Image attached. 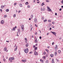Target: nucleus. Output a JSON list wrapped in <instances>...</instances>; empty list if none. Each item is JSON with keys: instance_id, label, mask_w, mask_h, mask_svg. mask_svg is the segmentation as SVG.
<instances>
[{"instance_id": "14", "label": "nucleus", "mask_w": 63, "mask_h": 63, "mask_svg": "<svg viewBox=\"0 0 63 63\" xmlns=\"http://www.w3.org/2000/svg\"><path fill=\"white\" fill-rule=\"evenodd\" d=\"M37 19L35 18V21H34L36 23L37 22Z\"/></svg>"}, {"instance_id": "26", "label": "nucleus", "mask_w": 63, "mask_h": 63, "mask_svg": "<svg viewBox=\"0 0 63 63\" xmlns=\"http://www.w3.org/2000/svg\"><path fill=\"white\" fill-rule=\"evenodd\" d=\"M1 9H3V8H4V6L3 5L1 6Z\"/></svg>"}, {"instance_id": "17", "label": "nucleus", "mask_w": 63, "mask_h": 63, "mask_svg": "<svg viewBox=\"0 0 63 63\" xmlns=\"http://www.w3.org/2000/svg\"><path fill=\"white\" fill-rule=\"evenodd\" d=\"M9 11V9H7L6 10V12H8Z\"/></svg>"}, {"instance_id": "41", "label": "nucleus", "mask_w": 63, "mask_h": 63, "mask_svg": "<svg viewBox=\"0 0 63 63\" xmlns=\"http://www.w3.org/2000/svg\"><path fill=\"white\" fill-rule=\"evenodd\" d=\"M18 32H17V37H18V36H19L18 35Z\"/></svg>"}, {"instance_id": "24", "label": "nucleus", "mask_w": 63, "mask_h": 63, "mask_svg": "<svg viewBox=\"0 0 63 63\" xmlns=\"http://www.w3.org/2000/svg\"><path fill=\"white\" fill-rule=\"evenodd\" d=\"M13 31H15V29L14 28H13V29H12V31H13Z\"/></svg>"}, {"instance_id": "28", "label": "nucleus", "mask_w": 63, "mask_h": 63, "mask_svg": "<svg viewBox=\"0 0 63 63\" xmlns=\"http://www.w3.org/2000/svg\"><path fill=\"white\" fill-rule=\"evenodd\" d=\"M46 2H48V3L49 2V1L48 0H47L46 1Z\"/></svg>"}, {"instance_id": "1", "label": "nucleus", "mask_w": 63, "mask_h": 63, "mask_svg": "<svg viewBox=\"0 0 63 63\" xmlns=\"http://www.w3.org/2000/svg\"><path fill=\"white\" fill-rule=\"evenodd\" d=\"M28 49L27 48L26 49H24V51L25 53H28Z\"/></svg>"}, {"instance_id": "31", "label": "nucleus", "mask_w": 63, "mask_h": 63, "mask_svg": "<svg viewBox=\"0 0 63 63\" xmlns=\"http://www.w3.org/2000/svg\"><path fill=\"white\" fill-rule=\"evenodd\" d=\"M61 52V51H60V50H59L58 51V52H59V53H60V52Z\"/></svg>"}, {"instance_id": "5", "label": "nucleus", "mask_w": 63, "mask_h": 63, "mask_svg": "<svg viewBox=\"0 0 63 63\" xmlns=\"http://www.w3.org/2000/svg\"><path fill=\"white\" fill-rule=\"evenodd\" d=\"M9 61H10V62H12V61H13L12 59L11 58V57H10L9 58Z\"/></svg>"}, {"instance_id": "53", "label": "nucleus", "mask_w": 63, "mask_h": 63, "mask_svg": "<svg viewBox=\"0 0 63 63\" xmlns=\"http://www.w3.org/2000/svg\"><path fill=\"white\" fill-rule=\"evenodd\" d=\"M56 60H57V62H59V60H58V59H56Z\"/></svg>"}, {"instance_id": "20", "label": "nucleus", "mask_w": 63, "mask_h": 63, "mask_svg": "<svg viewBox=\"0 0 63 63\" xmlns=\"http://www.w3.org/2000/svg\"><path fill=\"white\" fill-rule=\"evenodd\" d=\"M11 59L12 60H14V59H15V58L14 57H11Z\"/></svg>"}, {"instance_id": "50", "label": "nucleus", "mask_w": 63, "mask_h": 63, "mask_svg": "<svg viewBox=\"0 0 63 63\" xmlns=\"http://www.w3.org/2000/svg\"><path fill=\"white\" fill-rule=\"evenodd\" d=\"M39 38L40 39H42V37L41 36H40L39 37Z\"/></svg>"}, {"instance_id": "8", "label": "nucleus", "mask_w": 63, "mask_h": 63, "mask_svg": "<svg viewBox=\"0 0 63 63\" xmlns=\"http://www.w3.org/2000/svg\"><path fill=\"white\" fill-rule=\"evenodd\" d=\"M4 20H1V24H3V23H4Z\"/></svg>"}, {"instance_id": "18", "label": "nucleus", "mask_w": 63, "mask_h": 63, "mask_svg": "<svg viewBox=\"0 0 63 63\" xmlns=\"http://www.w3.org/2000/svg\"><path fill=\"white\" fill-rule=\"evenodd\" d=\"M41 5L42 6H44V5H45V4H44V2H43L41 4Z\"/></svg>"}, {"instance_id": "9", "label": "nucleus", "mask_w": 63, "mask_h": 63, "mask_svg": "<svg viewBox=\"0 0 63 63\" xmlns=\"http://www.w3.org/2000/svg\"><path fill=\"white\" fill-rule=\"evenodd\" d=\"M52 63H54V59H52Z\"/></svg>"}, {"instance_id": "21", "label": "nucleus", "mask_w": 63, "mask_h": 63, "mask_svg": "<svg viewBox=\"0 0 63 63\" xmlns=\"http://www.w3.org/2000/svg\"><path fill=\"white\" fill-rule=\"evenodd\" d=\"M17 46L16 47V48H15V51H16V50H17Z\"/></svg>"}, {"instance_id": "57", "label": "nucleus", "mask_w": 63, "mask_h": 63, "mask_svg": "<svg viewBox=\"0 0 63 63\" xmlns=\"http://www.w3.org/2000/svg\"><path fill=\"white\" fill-rule=\"evenodd\" d=\"M49 33H47V35H48V34H49Z\"/></svg>"}, {"instance_id": "46", "label": "nucleus", "mask_w": 63, "mask_h": 63, "mask_svg": "<svg viewBox=\"0 0 63 63\" xmlns=\"http://www.w3.org/2000/svg\"><path fill=\"white\" fill-rule=\"evenodd\" d=\"M48 21L49 22H51V20H48Z\"/></svg>"}, {"instance_id": "64", "label": "nucleus", "mask_w": 63, "mask_h": 63, "mask_svg": "<svg viewBox=\"0 0 63 63\" xmlns=\"http://www.w3.org/2000/svg\"><path fill=\"white\" fill-rule=\"evenodd\" d=\"M0 11H1V12H2V10L1 9H0Z\"/></svg>"}, {"instance_id": "22", "label": "nucleus", "mask_w": 63, "mask_h": 63, "mask_svg": "<svg viewBox=\"0 0 63 63\" xmlns=\"http://www.w3.org/2000/svg\"><path fill=\"white\" fill-rule=\"evenodd\" d=\"M20 6L21 7H22V4H19Z\"/></svg>"}, {"instance_id": "40", "label": "nucleus", "mask_w": 63, "mask_h": 63, "mask_svg": "<svg viewBox=\"0 0 63 63\" xmlns=\"http://www.w3.org/2000/svg\"><path fill=\"white\" fill-rule=\"evenodd\" d=\"M44 55H45L46 54V53L45 52H44Z\"/></svg>"}, {"instance_id": "52", "label": "nucleus", "mask_w": 63, "mask_h": 63, "mask_svg": "<svg viewBox=\"0 0 63 63\" xmlns=\"http://www.w3.org/2000/svg\"><path fill=\"white\" fill-rule=\"evenodd\" d=\"M43 58L44 59H46V57L45 56H44L43 57Z\"/></svg>"}, {"instance_id": "54", "label": "nucleus", "mask_w": 63, "mask_h": 63, "mask_svg": "<svg viewBox=\"0 0 63 63\" xmlns=\"http://www.w3.org/2000/svg\"><path fill=\"white\" fill-rule=\"evenodd\" d=\"M52 24H54V22H52Z\"/></svg>"}, {"instance_id": "59", "label": "nucleus", "mask_w": 63, "mask_h": 63, "mask_svg": "<svg viewBox=\"0 0 63 63\" xmlns=\"http://www.w3.org/2000/svg\"><path fill=\"white\" fill-rule=\"evenodd\" d=\"M35 1H36V0H34L33 1V2H34V3H35Z\"/></svg>"}, {"instance_id": "23", "label": "nucleus", "mask_w": 63, "mask_h": 63, "mask_svg": "<svg viewBox=\"0 0 63 63\" xmlns=\"http://www.w3.org/2000/svg\"><path fill=\"white\" fill-rule=\"evenodd\" d=\"M57 53H56V51H55V55L56 56V55H57Z\"/></svg>"}, {"instance_id": "4", "label": "nucleus", "mask_w": 63, "mask_h": 63, "mask_svg": "<svg viewBox=\"0 0 63 63\" xmlns=\"http://www.w3.org/2000/svg\"><path fill=\"white\" fill-rule=\"evenodd\" d=\"M34 54L35 55H38V52H34Z\"/></svg>"}, {"instance_id": "35", "label": "nucleus", "mask_w": 63, "mask_h": 63, "mask_svg": "<svg viewBox=\"0 0 63 63\" xmlns=\"http://www.w3.org/2000/svg\"><path fill=\"white\" fill-rule=\"evenodd\" d=\"M44 60H42L41 61V62L42 63H44Z\"/></svg>"}, {"instance_id": "45", "label": "nucleus", "mask_w": 63, "mask_h": 63, "mask_svg": "<svg viewBox=\"0 0 63 63\" xmlns=\"http://www.w3.org/2000/svg\"><path fill=\"white\" fill-rule=\"evenodd\" d=\"M61 2L62 4L63 3V0H62V1H61Z\"/></svg>"}, {"instance_id": "60", "label": "nucleus", "mask_w": 63, "mask_h": 63, "mask_svg": "<svg viewBox=\"0 0 63 63\" xmlns=\"http://www.w3.org/2000/svg\"><path fill=\"white\" fill-rule=\"evenodd\" d=\"M37 32H36V33H35V35H37Z\"/></svg>"}, {"instance_id": "11", "label": "nucleus", "mask_w": 63, "mask_h": 63, "mask_svg": "<svg viewBox=\"0 0 63 63\" xmlns=\"http://www.w3.org/2000/svg\"><path fill=\"white\" fill-rule=\"evenodd\" d=\"M20 30L19 29H18V30H17L18 31L19 33L20 32Z\"/></svg>"}, {"instance_id": "48", "label": "nucleus", "mask_w": 63, "mask_h": 63, "mask_svg": "<svg viewBox=\"0 0 63 63\" xmlns=\"http://www.w3.org/2000/svg\"><path fill=\"white\" fill-rule=\"evenodd\" d=\"M27 8H30V6L29 5H28L27 6Z\"/></svg>"}, {"instance_id": "3", "label": "nucleus", "mask_w": 63, "mask_h": 63, "mask_svg": "<svg viewBox=\"0 0 63 63\" xmlns=\"http://www.w3.org/2000/svg\"><path fill=\"white\" fill-rule=\"evenodd\" d=\"M21 29L23 31L24 30V25H22Z\"/></svg>"}, {"instance_id": "38", "label": "nucleus", "mask_w": 63, "mask_h": 63, "mask_svg": "<svg viewBox=\"0 0 63 63\" xmlns=\"http://www.w3.org/2000/svg\"><path fill=\"white\" fill-rule=\"evenodd\" d=\"M16 4H17V3H14V5L15 6H16Z\"/></svg>"}, {"instance_id": "2", "label": "nucleus", "mask_w": 63, "mask_h": 63, "mask_svg": "<svg viewBox=\"0 0 63 63\" xmlns=\"http://www.w3.org/2000/svg\"><path fill=\"white\" fill-rule=\"evenodd\" d=\"M51 33H52V34L53 35H54L56 36V33L55 32H51Z\"/></svg>"}, {"instance_id": "62", "label": "nucleus", "mask_w": 63, "mask_h": 63, "mask_svg": "<svg viewBox=\"0 0 63 63\" xmlns=\"http://www.w3.org/2000/svg\"><path fill=\"white\" fill-rule=\"evenodd\" d=\"M25 40H27V38H25Z\"/></svg>"}, {"instance_id": "49", "label": "nucleus", "mask_w": 63, "mask_h": 63, "mask_svg": "<svg viewBox=\"0 0 63 63\" xmlns=\"http://www.w3.org/2000/svg\"><path fill=\"white\" fill-rule=\"evenodd\" d=\"M18 13H20V10L19 11H18Z\"/></svg>"}, {"instance_id": "63", "label": "nucleus", "mask_w": 63, "mask_h": 63, "mask_svg": "<svg viewBox=\"0 0 63 63\" xmlns=\"http://www.w3.org/2000/svg\"><path fill=\"white\" fill-rule=\"evenodd\" d=\"M46 56H47H47H48V55H47V54H46Z\"/></svg>"}, {"instance_id": "39", "label": "nucleus", "mask_w": 63, "mask_h": 63, "mask_svg": "<svg viewBox=\"0 0 63 63\" xmlns=\"http://www.w3.org/2000/svg\"><path fill=\"white\" fill-rule=\"evenodd\" d=\"M52 27L53 28H54V26H52Z\"/></svg>"}, {"instance_id": "19", "label": "nucleus", "mask_w": 63, "mask_h": 63, "mask_svg": "<svg viewBox=\"0 0 63 63\" xmlns=\"http://www.w3.org/2000/svg\"><path fill=\"white\" fill-rule=\"evenodd\" d=\"M29 4V3H28V2H26V5H28Z\"/></svg>"}, {"instance_id": "61", "label": "nucleus", "mask_w": 63, "mask_h": 63, "mask_svg": "<svg viewBox=\"0 0 63 63\" xmlns=\"http://www.w3.org/2000/svg\"><path fill=\"white\" fill-rule=\"evenodd\" d=\"M33 47H35V45H34L33 46Z\"/></svg>"}, {"instance_id": "16", "label": "nucleus", "mask_w": 63, "mask_h": 63, "mask_svg": "<svg viewBox=\"0 0 63 63\" xmlns=\"http://www.w3.org/2000/svg\"><path fill=\"white\" fill-rule=\"evenodd\" d=\"M48 9H49V10H48V11H49V12H51V11H52L51 9H49V8H48Z\"/></svg>"}, {"instance_id": "42", "label": "nucleus", "mask_w": 63, "mask_h": 63, "mask_svg": "<svg viewBox=\"0 0 63 63\" xmlns=\"http://www.w3.org/2000/svg\"><path fill=\"white\" fill-rule=\"evenodd\" d=\"M57 14L56 13H55V16H57Z\"/></svg>"}, {"instance_id": "30", "label": "nucleus", "mask_w": 63, "mask_h": 63, "mask_svg": "<svg viewBox=\"0 0 63 63\" xmlns=\"http://www.w3.org/2000/svg\"><path fill=\"white\" fill-rule=\"evenodd\" d=\"M35 50H37V47H35Z\"/></svg>"}, {"instance_id": "43", "label": "nucleus", "mask_w": 63, "mask_h": 63, "mask_svg": "<svg viewBox=\"0 0 63 63\" xmlns=\"http://www.w3.org/2000/svg\"><path fill=\"white\" fill-rule=\"evenodd\" d=\"M35 26H36V27H38V26L37 25H36V24H35Z\"/></svg>"}, {"instance_id": "15", "label": "nucleus", "mask_w": 63, "mask_h": 63, "mask_svg": "<svg viewBox=\"0 0 63 63\" xmlns=\"http://www.w3.org/2000/svg\"><path fill=\"white\" fill-rule=\"evenodd\" d=\"M28 46H29V44L28 43H27L26 45V47H28Z\"/></svg>"}, {"instance_id": "44", "label": "nucleus", "mask_w": 63, "mask_h": 63, "mask_svg": "<svg viewBox=\"0 0 63 63\" xmlns=\"http://www.w3.org/2000/svg\"><path fill=\"white\" fill-rule=\"evenodd\" d=\"M54 44V42H53L52 43V46H53V44Z\"/></svg>"}, {"instance_id": "13", "label": "nucleus", "mask_w": 63, "mask_h": 63, "mask_svg": "<svg viewBox=\"0 0 63 63\" xmlns=\"http://www.w3.org/2000/svg\"><path fill=\"white\" fill-rule=\"evenodd\" d=\"M38 41V40H37V39H35V43H37Z\"/></svg>"}, {"instance_id": "55", "label": "nucleus", "mask_w": 63, "mask_h": 63, "mask_svg": "<svg viewBox=\"0 0 63 63\" xmlns=\"http://www.w3.org/2000/svg\"><path fill=\"white\" fill-rule=\"evenodd\" d=\"M14 28L15 29V28H17V27H16V26Z\"/></svg>"}, {"instance_id": "27", "label": "nucleus", "mask_w": 63, "mask_h": 63, "mask_svg": "<svg viewBox=\"0 0 63 63\" xmlns=\"http://www.w3.org/2000/svg\"><path fill=\"white\" fill-rule=\"evenodd\" d=\"M4 18H6V17H7V16L6 15H5L4 16Z\"/></svg>"}, {"instance_id": "51", "label": "nucleus", "mask_w": 63, "mask_h": 63, "mask_svg": "<svg viewBox=\"0 0 63 63\" xmlns=\"http://www.w3.org/2000/svg\"><path fill=\"white\" fill-rule=\"evenodd\" d=\"M61 10H62V9H61V8H60L59 9V11H61Z\"/></svg>"}, {"instance_id": "7", "label": "nucleus", "mask_w": 63, "mask_h": 63, "mask_svg": "<svg viewBox=\"0 0 63 63\" xmlns=\"http://www.w3.org/2000/svg\"><path fill=\"white\" fill-rule=\"evenodd\" d=\"M32 25L30 27V28L31 29V30H32Z\"/></svg>"}, {"instance_id": "10", "label": "nucleus", "mask_w": 63, "mask_h": 63, "mask_svg": "<svg viewBox=\"0 0 63 63\" xmlns=\"http://www.w3.org/2000/svg\"><path fill=\"white\" fill-rule=\"evenodd\" d=\"M54 56L53 54H51L50 55V56L51 57H52Z\"/></svg>"}, {"instance_id": "6", "label": "nucleus", "mask_w": 63, "mask_h": 63, "mask_svg": "<svg viewBox=\"0 0 63 63\" xmlns=\"http://www.w3.org/2000/svg\"><path fill=\"white\" fill-rule=\"evenodd\" d=\"M57 46H58V45H56V47H55V49L56 50H57V48H58V47H57Z\"/></svg>"}, {"instance_id": "47", "label": "nucleus", "mask_w": 63, "mask_h": 63, "mask_svg": "<svg viewBox=\"0 0 63 63\" xmlns=\"http://www.w3.org/2000/svg\"><path fill=\"white\" fill-rule=\"evenodd\" d=\"M46 51H47V52L48 53V49H46Z\"/></svg>"}, {"instance_id": "12", "label": "nucleus", "mask_w": 63, "mask_h": 63, "mask_svg": "<svg viewBox=\"0 0 63 63\" xmlns=\"http://www.w3.org/2000/svg\"><path fill=\"white\" fill-rule=\"evenodd\" d=\"M7 47H5L4 48V50L5 51H6V50H7Z\"/></svg>"}, {"instance_id": "58", "label": "nucleus", "mask_w": 63, "mask_h": 63, "mask_svg": "<svg viewBox=\"0 0 63 63\" xmlns=\"http://www.w3.org/2000/svg\"><path fill=\"white\" fill-rule=\"evenodd\" d=\"M32 53V51L30 52V53H29L30 54V53Z\"/></svg>"}, {"instance_id": "34", "label": "nucleus", "mask_w": 63, "mask_h": 63, "mask_svg": "<svg viewBox=\"0 0 63 63\" xmlns=\"http://www.w3.org/2000/svg\"><path fill=\"white\" fill-rule=\"evenodd\" d=\"M3 60L4 61H6V59H5L4 58L3 59Z\"/></svg>"}, {"instance_id": "37", "label": "nucleus", "mask_w": 63, "mask_h": 63, "mask_svg": "<svg viewBox=\"0 0 63 63\" xmlns=\"http://www.w3.org/2000/svg\"><path fill=\"white\" fill-rule=\"evenodd\" d=\"M48 63V60H47L46 61V63Z\"/></svg>"}, {"instance_id": "25", "label": "nucleus", "mask_w": 63, "mask_h": 63, "mask_svg": "<svg viewBox=\"0 0 63 63\" xmlns=\"http://www.w3.org/2000/svg\"><path fill=\"white\" fill-rule=\"evenodd\" d=\"M44 22H45L46 21H47V19H46L45 20H44Z\"/></svg>"}, {"instance_id": "36", "label": "nucleus", "mask_w": 63, "mask_h": 63, "mask_svg": "<svg viewBox=\"0 0 63 63\" xmlns=\"http://www.w3.org/2000/svg\"><path fill=\"white\" fill-rule=\"evenodd\" d=\"M33 18V15H32L31 16V18Z\"/></svg>"}, {"instance_id": "29", "label": "nucleus", "mask_w": 63, "mask_h": 63, "mask_svg": "<svg viewBox=\"0 0 63 63\" xmlns=\"http://www.w3.org/2000/svg\"><path fill=\"white\" fill-rule=\"evenodd\" d=\"M26 61V59H25L24 60V62H25Z\"/></svg>"}, {"instance_id": "56", "label": "nucleus", "mask_w": 63, "mask_h": 63, "mask_svg": "<svg viewBox=\"0 0 63 63\" xmlns=\"http://www.w3.org/2000/svg\"><path fill=\"white\" fill-rule=\"evenodd\" d=\"M43 10V11H45V8H44Z\"/></svg>"}, {"instance_id": "33", "label": "nucleus", "mask_w": 63, "mask_h": 63, "mask_svg": "<svg viewBox=\"0 0 63 63\" xmlns=\"http://www.w3.org/2000/svg\"><path fill=\"white\" fill-rule=\"evenodd\" d=\"M13 16H14V17H16V14H14V15H13Z\"/></svg>"}, {"instance_id": "32", "label": "nucleus", "mask_w": 63, "mask_h": 63, "mask_svg": "<svg viewBox=\"0 0 63 63\" xmlns=\"http://www.w3.org/2000/svg\"><path fill=\"white\" fill-rule=\"evenodd\" d=\"M41 10L42 11H44L43 10V8H41Z\"/></svg>"}]
</instances>
